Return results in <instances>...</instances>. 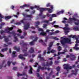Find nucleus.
Instances as JSON below:
<instances>
[{
    "label": "nucleus",
    "mask_w": 79,
    "mask_h": 79,
    "mask_svg": "<svg viewBox=\"0 0 79 79\" xmlns=\"http://www.w3.org/2000/svg\"><path fill=\"white\" fill-rule=\"evenodd\" d=\"M38 10H40V13L39 15V16H42L43 11H48V12H50V9L48 8H42L38 7Z\"/></svg>",
    "instance_id": "20e7f679"
},
{
    "label": "nucleus",
    "mask_w": 79,
    "mask_h": 79,
    "mask_svg": "<svg viewBox=\"0 0 79 79\" xmlns=\"http://www.w3.org/2000/svg\"><path fill=\"white\" fill-rule=\"evenodd\" d=\"M50 13H52L53 11V5H50Z\"/></svg>",
    "instance_id": "ddd939ff"
},
{
    "label": "nucleus",
    "mask_w": 79,
    "mask_h": 79,
    "mask_svg": "<svg viewBox=\"0 0 79 79\" xmlns=\"http://www.w3.org/2000/svg\"><path fill=\"white\" fill-rule=\"evenodd\" d=\"M73 49L75 50H79V48L77 47H74L73 48Z\"/></svg>",
    "instance_id": "de8ad7c7"
},
{
    "label": "nucleus",
    "mask_w": 79,
    "mask_h": 79,
    "mask_svg": "<svg viewBox=\"0 0 79 79\" xmlns=\"http://www.w3.org/2000/svg\"><path fill=\"white\" fill-rule=\"evenodd\" d=\"M67 61V60H66V58H64L63 59V61H64V62H66V61Z\"/></svg>",
    "instance_id": "e2e57ef3"
},
{
    "label": "nucleus",
    "mask_w": 79,
    "mask_h": 79,
    "mask_svg": "<svg viewBox=\"0 0 79 79\" xmlns=\"http://www.w3.org/2000/svg\"><path fill=\"white\" fill-rule=\"evenodd\" d=\"M27 20V19H26L24 18L22 20H20V22H17L15 24H16V25H18V24H21V23H24V21H26Z\"/></svg>",
    "instance_id": "9d476101"
},
{
    "label": "nucleus",
    "mask_w": 79,
    "mask_h": 79,
    "mask_svg": "<svg viewBox=\"0 0 79 79\" xmlns=\"http://www.w3.org/2000/svg\"><path fill=\"white\" fill-rule=\"evenodd\" d=\"M16 52L15 51H13L12 52V57H16V55L15 54H16Z\"/></svg>",
    "instance_id": "473e14b6"
},
{
    "label": "nucleus",
    "mask_w": 79,
    "mask_h": 79,
    "mask_svg": "<svg viewBox=\"0 0 79 79\" xmlns=\"http://www.w3.org/2000/svg\"><path fill=\"white\" fill-rule=\"evenodd\" d=\"M69 38H72V39H74L75 38L76 40V43L77 44L79 43V40H79V35L76 36V35H70L69 36Z\"/></svg>",
    "instance_id": "39448f33"
},
{
    "label": "nucleus",
    "mask_w": 79,
    "mask_h": 79,
    "mask_svg": "<svg viewBox=\"0 0 79 79\" xmlns=\"http://www.w3.org/2000/svg\"><path fill=\"white\" fill-rule=\"evenodd\" d=\"M20 44H23V46H27L28 44H27L26 43H24V41L22 40L20 41Z\"/></svg>",
    "instance_id": "4468645a"
},
{
    "label": "nucleus",
    "mask_w": 79,
    "mask_h": 79,
    "mask_svg": "<svg viewBox=\"0 0 79 79\" xmlns=\"http://www.w3.org/2000/svg\"><path fill=\"white\" fill-rule=\"evenodd\" d=\"M29 5L27 4H25L23 6H20V8H23V9H24V7H29Z\"/></svg>",
    "instance_id": "dca6fc26"
},
{
    "label": "nucleus",
    "mask_w": 79,
    "mask_h": 79,
    "mask_svg": "<svg viewBox=\"0 0 79 79\" xmlns=\"http://www.w3.org/2000/svg\"><path fill=\"white\" fill-rule=\"evenodd\" d=\"M43 66H50V63L46 62V64H45V63H44L43 64Z\"/></svg>",
    "instance_id": "5701e85b"
},
{
    "label": "nucleus",
    "mask_w": 79,
    "mask_h": 79,
    "mask_svg": "<svg viewBox=\"0 0 79 79\" xmlns=\"http://www.w3.org/2000/svg\"><path fill=\"white\" fill-rule=\"evenodd\" d=\"M23 16L25 18H30V19H28L30 21L31 20V19L33 18V16L31 15H27L23 14Z\"/></svg>",
    "instance_id": "0eeeda50"
},
{
    "label": "nucleus",
    "mask_w": 79,
    "mask_h": 79,
    "mask_svg": "<svg viewBox=\"0 0 79 79\" xmlns=\"http://www.w3.org/2000/svg\"><path fill=\"white\" fill-rule=\"evenodd\" d=\"M3 18H4V16L2 15L1 14H0V22H2V19Z\"/></svg>",
    "instance_id": "72a5a7b5"
},
{
    "label": "nucleus",
    "mask_w": 79,
    "mask_h": 79,
    "mask_svg": "<svg viewBox=\"0 0 79 79\" xmlns=\"http://www.w3.org/2000/svg\"><path fill=\"white\" fill-rule=\"evenodd\" d=\"M50 16L52 17V18H56L57 17V15L55 14H53L52 15H50Z\"/></svg>",
    "instance_id": "c85d7f7f"
},
{
    "label": "nucleus",
    "mask_w": 79,
    "mask_h": 79,
    "mask_svg": "<svg viewBox=\"0 0 79 79\" xmlns=\"http://www.w3.org/2000/svg\"><path fill=\"white\" fill-rule=\"evenodd\" d=\"M30 39H33L34 38V36H31L30 37Z\"/></svg>",
    "instance_id": "052dcab7"
},
{
    "label": "nucleus",
    "mask_w": 79,
    "mask_h": 79,
    "mask_svg": "<svg viewBox=\"0 0 79 79\" xmlns=\"http://www.w3.org/2000/svg\"><path fill=\"white\" fill-rule=\"evenodd\" d=\"M47 25L46 24H44L43 25V28H46V29H47Z\"/></svg>",
    "instance_id": "09e8293b"
},
{
    "label": "nucleus",
    "mask_w": 79,
    "mask_h": 79,
    "mask_svg": "<svg viewBox=\"0 0 79 79\" xmlns=\"http://www.w3.org/2000/svg\"><path fill=\"white\" fill-rule=\"evenodd\" d=\"M56 23V21H54L52 23H50V24H52V25H53Z\"/></svg>",
    "instance_id": "6e6d98bb"
},
{
    "label": "nucleus",
    "mask_w": 79,
    "mask_h": 79,
    "mask_svg": "<svg viewBox=\"0 0 79 79\" xmlns=\"http://www.w3.org/2000/svg\"><path fill=\"white\" fill-rule=\"evenodd\" d=\"M46 52H47V51H46V50L44 51V52H43L44 55H45V54H46Z\"/></svg>",
    "instance_id": "13d9d810"
},
{
    "label": "nucleus",
    "mask_w": 79,
    "mask_h": 79,
    "mask_svg": "<svg viewBox=\"0 0 79 79\" xmlns=\"http://www.w3.org/2000/svg\"><path fill=\"white\" fill-rule=\"evenodd\" d=\"M64 10H62L61 11L59 12H58L57 13V15L58 16L60 15H61V14H63V13H64Z\"/></svg>",
    "instance_id": "b1692460"
},
{
    "label": "nucleus",
    "mask_w": 79,
    "mask_h": 79,
    "mask_svg": "<svg viewBox=\"0 0 79 79\" xmlns=\"http://www.w3.org/2000/svg\"><path fill=\"white\" fill-rule=\"evenodd\" d=\"M48 47L47 49V50H48V52H47V53L48 54V53H50V44H48Z\"/></svg>",
    "instance_id": "f704fd0d"
},
{
    "label": "nucleus",
    "mask_w": 79,
    "mask_h": 79,
    "mask_svg": "<svg viewBox=\"0 0 79 79\" xmlns=\"http://www.w3.org/2000/svg\"><path fill=\"white\" fill-rule=\"evenodd\" d=\"M72 56L73 57L71 58V60L72 61H73V60H74L75 58H76V57H75V56L74 55H72Z\"/></svg>",
    "instance_id": "79ce46f5"
},
{
    "label": "nucleus",
    "mask_w": 79,
    "mask_h": 79,
    "mask_svg": "<svg viewBox=\"0 0 79 79\" xmlns=\"http://www.w3.org/2000/svg\"><path fill=\"white\" fill-rule=\"evenodd\" d=\"M39 42L40 43H42V45H44L45 47H47V44H46L45 43L43 42V40H39Z\"/></svg>",
    "instance_id": "aec40b11"
},
{
    "label": "nucleus",
    "mask_w": 79,
    "mask_h": 79,
    "mask_svg": "<svg viewBox=\"0 0 79 79\" xmlns=\"http://www.w3.org/2000/svg\"><path fill=\"white\" fill-rule=\"evenodd\" d=\"M75 24L76 26H78L79 24V23H78L75 22Z\"/></svg>",
    "instance_id": "0e129e2a"
},
{
    "label": "nucleus",
    "mask_w": 79,
    "mask_h": 79,
    "mask_svg": "<svg viewBox=\"0 0 79 79\" xmlns=\"http://www.w3.org/2000/svg\"><path fill=\"white\" fill-rule=\"evenodd\" d=\"M50 39H55V40H59V39L58 38H56L55 36L50 37Z\"/></svg>",
    "instance_id": "cd10ccee"
},
{
    "label": "nucleus",
    "mask_w": 79,
    "mask_h": 79,
    "mask_svg": "<svg viewBox=\"0 0 79 79\" xmlns=\"http://www.w3.org/2000/svg\"><path fill=\"white\" fill-rule=\"evenodd\" d=\"M7 64L9 66H10V64H11V62H10V61H8L7 62Z\"/></svg>",
    "instance_id": "864d4df0"
},
{
    "label": "nucleus",
    "mask_w": 79,
    "mask_h": 79,
    "mask_svg": "<svg viewBox=\"0 0 79 79\" xmlns=\"http://www.w3.org/2000/svg\"><path fill=\"white\" fill-rule=\"evenodd\" d=\"M39 7V6H35L34 7L31 6L30 8L31 10H32L34 9V8H37V10H39V9H38Z\"/></svg>",
    "instance_id": "6ab92c4d"
},
{
    "label": "nucleus",
    "mask_w": 79,
    "mask_h": 79,
    "mask_svg": "<svg viewBox=\"0 0 79 79\" xmlns=\"http://www.w3.org/2000/svg\"><path fill=\"white\" fill-rule=\"evenodd\" d=\"M53 26L54 27H59V26H58V25H54Z\"/></svg>",
    "instance_id": "680f3d73"
},
{
    "label": "nucleus",
    "mask_w": 79,
    "mask_h": 79,
    "mask_svg": "<svg viewBox=\"0 0 79 79\" xmlns=\"http://www.w3.org/2000/svg\"><path fill=\"white\" fill-rule=\"evenodd\" d=\"M49 21H50V19L48 20H44L42 21V23H48Z\"/></svg>",
    "instance_id": "c9c22d12"
},
{
    "label": "nucleus",
    "mask_w": 79,
    "mask_h": 79,
    "mask_svg": "<svg viewBox=\"0 0 79 79\" xmlns=\"http://www.w3.org/2000/svg\"><path fill=\"white\" fill-rule=\"evenodd\" d=\"M38 68L40 69H41V70H44V69H47V67H41L40 66H39Z\"/></svg>",
    "instance_id": "bb28decb"
},
{
    "label": "nucleus",
    "mask_w": 79,
    "mask_h": 79,
    "mask_svg": "<svg viewBox=\"0 0 79 79\" xmlns=\"http://www.w3.org/2000/svg\"><path fill=\"white\" fill-rule=\"evenodd\" d=\"M56 52V50L52 49L51 50V51H50V53H55Z\"/></svg>",
    "instance_id": "a19ab883"
},
{
    "label": "nucleus",
    "mask_w": 79,
    "mask_h": 79,
    "mask_svg": "<svg viewBox=\"0 0 79 79\" xmlns=\"http://www.w3.org/2000/svg\"><path fill=\"white\" fill-rule=\"evenodd\" d=\"M5 19L6 20H8V19H10V18H11V16H8L5 17Z\"/></svg>",
    "instance_id": "7c9ffc66"
},
{
    "label": "nucleus",
    "mask_w": 79,
    "mask_h": 79,
    "mask_svg": "<svg viewBox=\"0 0 79 79\" xmlns=\"http://www.w3.org/2000/svg\"><path fill=\"white\" fill-rule=\"evenodd\" d=\"M3 38H5V41L6 42H8L9 41V39L8 38H6V37L5 36H3Z\"/></svg>",
    "instance_id": "393cba45"
},
{
    "label": "nucleus",
    "mask_w": 79,
    "mask_h": 79,
    "mask_svg": "<svg viewBox=\"0 0 79 79\" xmlns=\"http://www.w3.org/2000/svg\"><path fill=\"white\" fill-rule=\"evenodd\" d=\"M11 8L12 10H14V8H15V6H12L11 7Z\"/></svg>",
    "instance_id": "69168bd1"
},
{
    "label": "nucleus",
    "mask_w": 79,
    "mask_h": 79,
    "mask_svg": "<svg viewBox=\"0 0 79 79\" xmlns=\"http://www.w3.org/2000/svg\"><path fill=\"white\" fill-rule=\"evenodd\" d=\"M18 69V68L17 67H13L12 69L13 70H14V71H16V70H17Z\"/></svg>",
    "instance_id": "8fccbe9b"
},
{
    "label": "nucleus",
    "mask_w": 79,
    "mask_h": 79,
    "mask_svg": "<svg viewBox=\"0 0 79 79\" xmlns=\"http://www.w3.org/2000/svg\"><path fill=\"white\" fill-rule=\"evenodd\" d=\"M36 24H38V25H39L40 24V22L39 21H37L36 22Z\"/></svg>",
    "instance_id": "bf43d9fd"
},
{
    "label": "nucleus",
    "mask_w": 79,
    "mask_h": 79,
    "mask_svg": "<svg viewBox=\"0 0 79 79\" xmlns=\"http://www.w3.org/2000/svg\"><path fill=\"white\" fill-rule=\"evenodd\" d=\"M5 63V60H4L2 61V65H0V69H1V68H2V67H3V64H4V63Z\"/></svg>",
    "instance_id": "e433bc0d"
},
{
    "label": "nucleus",
    "mask_w": 79,
    "mask_h": 79,
    "mask_svg": "<svg viewBox=\"0 0 79 79\" xmlns=\"http://www.w3.org/2000/svg\"><path fill=\"white\" fill-rule=\"evenodd\" d=\"M53 42H51V43H50V48L52 46V45H53Z\"/></svg>",
    "instance_id": "49530a36"
},
{
    "label": "nucleus",
    "mask_w": 79,
    "mask_h": 79,
    "mask_svg": "<svg viewBox=\"0 0 79 79\" xmlns=\"http://www.w3.org/2000/svg\"><path fill=\"white\" fill-rule=\"evenodd\" d=\"M12 29H13V27L10 28L7 27V28L5 29V32L7 33V34H10V35L12 34L13 35L14 39H15L13 41L15 42H16V41H18V38H17V36H16V33H15V31H13L11 32H10V31H12Z\"/></svg>",
    "instance_id": "f257e3e1"
},
{
    "label": "nucleus",
    "mask_w": 79,
    "mask_h": 79,
    "mask_svg": "<svg viewBox=\"0 0 79 79\" xmlns=\"http://www.w3.org/2000/svg\"><path fill=\"white\" fill-rule=\"evenodd\" d=\"M29 52L30 53H34V49L33 48L31 47L30 48Z\"/></svg>",
    "instance_id": "f3484780"
},
{
    "label": "nucleus",
    "mask_w": 79,
    "mask_h": 79,
    "mask_svg": "<svg viewBox=\"0 0 79 79\" xmlns=\"http://www.w3.org/2000/svg\"><path fill=\"white\" fill-rule=\"evenodd\" d=\"M58 32H59V31H55V32H50V35H53V34H56L57 33H58Z\"/></svg>",
    "instance_id": "c756f323"
},
{
    "label": "nucleus",
    "mask_w": 79,
    "mask_h": 79,
    "mask_svg": "<svg viewBox=\"0 0 79 79\" xmlns=\"http://www.w3.org/2000/svg\"><path fill=\"white\" fill-rule=\"evenodd\" d=\"M5 25V23H2L0 25V29H2V26H4Z\"/></svg>",
    "instance_id": "c03bdc74"
},
{
    "label": "nucleus",
    "mask_w": 79,
    "mask_h": 79,
    "mask_svg": "<svg viewBox=\"0 0 79 79\" xmlns=\"http://www.w3.org/2000/svg\"><path fill=\"white\" fill-rule=\"evenodd\" d=\"M30 69L29 71V73L30 74H32V70H33V69L32 68L31 66H30Z\"/></svg>",
    "instance_id": "a878e982"
},
{
    "label": "nucleus",
    "mask_w": 79,
    "mask_h": 79,
    "mask_svg": "<svg viewBox=\"0 0 79 79\" xmlns=\"http://www.w3.org/2000/svg\"><path fill=\"white\" fill-rule=\"evenodd\" d=\"M52 64H53V62L52 61V60H51L50 62V66H51V65H52Z\"/></svg>",
    "instance_id": "5fc2aeb1"
},
{
    "label": "nucleus",
    "mask_w": 79,
    "mask_h": 79,
    "mask_svg": "<svg viewBox=\"0 0 79 79\" xmlns=\"http://www.w3.org/2000/svg\"><path fill=\"white\" fill-rule=\"evenodd\" d=\"M64 31V32L65 34H67V33H68L69 32V30H70V28H68V27H64L63 28Z\"/></svg>",
    "instance_id": "f8f14e48"
},
{
    "label": "nucleus",
    "mask_w": 79,
    "mask_h": 79,
    "mask_svg": "<svg viewBox=\"0 0 79 79\" xmlns=\"http://www.w3.org/2000/svg\"><path fill=\"white\" fill-rule=\"evenodd\" d=\"M40 59V60H41L42 61H45V60L44 58V57H41Z\"/></svg>",
    "instance_id": "4d7b16f0"
},
{
    "label": "nucleus",
    "mask_w": 79,
    "mask_h": 79,
    "mask_svg": "<svg viewBox=\"0 0 79 79\" xmlns=\"http://www.w3.org/2000/svg\"><path fill=\"white\" fill-rule=\"evenodd\" d=\"M38 39H39V38L37 37L35 38V39L33 40L30 43V45H34V44H35L34 42H37Z\"/></svg>",
    "instance_id": "6e6552de"
},
{
    "label": "nucleus",
    "mask_w": 79,
    "mask_h": 79,
    "mask_svg": "<svg viewBox=\"0 0 79 79\" xmlns=\"http://www.w3.org/2000/svg\"><path fill=\"white\" fill-rule=\"evenodd\" d=\"M67 51H68V50H67V49L65 48L64 50V52H62L64 53V54L65 53V52H67Z\"/></svg>",
    "instance_id": "3c124183"
},
{
    "label": "nucleus",
    "mask_w": 79,
    "mask_h": 79,
    "mask_svg": "<svg viewBox=\"0 0 79 79\" xmlns=\"http://www.w3.org/2000/svg\"><path fill=\"white\" fill-rule=\"evenodd\" d=\"M8 50L7 48H3L2 49L1 52H4L5 51H6Z\"/></svg>",
    "instance_id": "4c0bfd02"
},
{
    "label": "nucleus",
    "mask_w": 79,
    "mask_h": 79,
    "mask_svg": "<svg viewBox=\"0 0 79 79\" xmlns=\"http://www.w3.org/2000/svg\"><path fill=\"white\" fill-rule=\"evenodd\" d=\"M74 31H79V28L77 27H74Z\"/></svg>",
    "instance_id": "58836bf2"
},
{
    "label": "nucleus",
    "mask_w": 79,
    "mask_h": 79,
    "mask_svg": "<svg viewBox=\"0 0 79 79\" xmlns=\"http://www.w3.org/2000/svg\"><path fill=\"white\" fill-rule=\"evenodd\" d=\"M14 50H16V51H17V52H19V50H20L19 48H17V47H16V46H15L14 47Z\"/></svg>",
    "instance_id": "2f4dec72"
},
{
    "label": "nucleus",
    "mask_w": 79,
    "mask_h": 79,
    "mask_svg": "<svg viewBox=\"0 0 79 79\" xmlns=\"http://www.w3.org/2000/svg\"><path fill=\"white\" fill-rule=\"evenodd\" d=\"M26 76V77H27V75H26V73L24 72H23L22 73V74H19V73H17V76H18V77H19V76Z\"/></svg>",
    "instance_id": "9b49d317"
},
{
    "label": "nucleus",
    "mask_w": 79,
    "mask_h": 79,
    "mask_svg": "<svg viewBox=\"0 0 79 79\" xmlns=\"http://www.w3.org/2000/svg\"><path fill=\"white\" fill-rule=\"evenodd\" d=\"M47 33L44 32V31L40 33V35H42V36H46V35H47Z\"/></svg>",
    "instance_id": "2eb2a0df"
},
{
    "label": "nucleus",
    "mask_w": 79,
    "mask_h": 79,
    "mask_svg": "<svg viewBox=\"0 0 79 79\" xmlns=\"http://www.w3.org/2000/svg\"><path fill=\"white\" fill-rule=\"evenodd\" d=\"M64 66H65L64 68V69H66V71H67V72H64V74H65V75H66L68 73H69V69H72V68H74L76 67V65L74 64L73 65L72 67L71 66H69V65L67 64H64Z\"/></svg>",
    "instance_id": "7ed1b4c3"
},
{
    "label": "nucleus",
    "mask_w": 79,
    "mask_h": 79,
    "mask_svg": "<svg viewBox=\"0 0 79 79\" xmlns=\"http://www.w3.org/2000/svg\"><path fill=\"white\" fill-rule=\"evenodd\" d=\"M38 29L39 31H41L42 32L44 31V30L42 28H39Z\"/></svg>",
    "instance_id": "603ef678"
},
{
    "label": "nucleus",
    "mask_w": 79,
    "mask_h": 79,
    "mask_svg": "<svg viewBox=\"0 0 79 79\" xmlns=\"http://www.w3.org/2000/svg\"><path fill=\"white\" fill-rule=\"evenodd\" d=\"M55 63H56V64H58V63H59V61H55Z\"/></svg>",
    "instance_id": "338daca9"
},
{
    "label": "nucleus",
    "mask_w": 79,
    "mask_h": 79,
    "mask_svg": "<svg viewBox=\"0 0 79 79\" xmlns=\"http://www.w3.org/2000/svg\"><path fill=\"white\" fill-rule=\"evenodd\" d=\"M60 67L59 66L57 67L56 69L58 72H60Z\"/></svg>",
    "instance_id": "37998d69"
},
{
    "label": "nucleus",
    "mask_w": 79,
    "mask_h": 79,
    "mask_svg": "<svg viewBox=\"0 0 79 79\" xmlns=\"http://www.w3.org/2000/svg\"><path fill=\"white\" fill-rule=\"evenodd\" d=\"M61 54H64V53L63 52H58V55H57V56H58L60 55Z\"/></svg>",
    "instance_id": "ea45409f"
},
{
    "label": "nucleus",
    "mask_w": 79,
    "mask_h": 79,
    "mask_svg": "<svg viewBox=\"0 0 79 79\" xmlns=\"http://www.w3.org/2000/svg\"><path fill=\"white\" fill-rule=\"evenodd\" d=\"M29 27V24H27L25 26L24 29L25 30H27V29H28Z\"/></svg>",
    "instance_id": "412c9836"
},
{
    "label": "nucleus",
    "mask_w": 79,
    "mask_h": 79,
    "mask_svg": "<svg viewBox=\"0 0 79 79\" xmlns=\"http://www.w3.org/2000/svg\"><path fill=\"white\" fill-rule=\"evenodd\" d=\"M25 48L26 49H24L23 50V53H24V55H23V56H27V55H28V54H27V49H28V48L26 47Z\"/></svg>",
    "instance_id": "1a4fd4ad"
},
{
    "label": "nucleus",
    "mask_w": 79,
    "mask_h": 79,
    "mask_svg": "<svg viewBox=\"0 0 79 79\" xmlns=\"http://www.w3.org/2000/svg\"><path fill=\"white\" fill-rule=\"evenodd\" d=\"M58 50L59 51V52H60L61 50V48L60 46H59L58 47Z\"/></svg>",
    "instance_id": "a18cd8bd"
},
{
    "label": "nucleus",
    "mask_w": 79,
    "mask_h": 79,
    "mask_svg": "<svg viewBox=\"0 0 79 79\" xmlns=\"http://www.w3.org/2000/svg\"><path fill=\"white\" fill-rule=\"evenodd\" d=\"M61 44L64 48H67V45H65L66 43H69L71 42V39L68 38H64L60 40Z\"/></svg>",
    "instance_id": "f03ea898"
},
{
    "label": "nucleus",
    "mask_w": 79,
    "mask_h": 79,
    "mask_svg": "<svg viewBox=\"0 0 79 79\" xmlns=\"http://www.w3.org/2000/svg\"><path fill=\"white\" fill-rule=\"evenodd\" d=\"M78 69H75V71L74 70H72V72L73 73L69 75L68 77H72L73 76V74H74L75 76H76L77 74V71H78Z\"/></svg>",
    "instance_id": "423d86ee"
},
{
    "label": "nucleus",
    "mask_w": 79,
    "mask_h": 79,
    "mask_svg": "<svg viewBox=\"0 0 79 79\" xmlns=\"http://www.w3.org/2000/svg\"><path fill=\"white\" fill-rule=\"evenodd\" d=\"M17 32H19V34H17V35H18V36H20L21 35V33H22V31L21 30V29H18L17 30Z\"/></svg>",
    "instance_id": "a211bd4d"
},
{
    "label": "nucleus",
    "mask_w": 79,
    "mask_h": 79,
    "mask_svg": "<svg viewBox=\"0 0 79 79\" xmlns=\"http://www.w3.org/2000/svg\"><path fill=\"white\" fill-rule=\"evenodd\" d=\"M46 16H47V15H43L42 16V18H45L46 17Z\"/></svg>",
    "instance_id": "774afa93"
},
{
    "label": "nucleus",
    "mask_w": 79,
    "mask_h": 79,
    "mask_svg": "<svg viewBox=\"0 0 79 79\" xmlns=\"http://www.w3.org/2000/svg\"><path fill=\"white\" fill-rule=\"evenodd\" d=\"M19 58L21 60H24L25 59V58L23 57L24 56L22 54H20L19 56Z\"/></svg>",
    "instance_id": "4be33fe9"
}]
</instances>
